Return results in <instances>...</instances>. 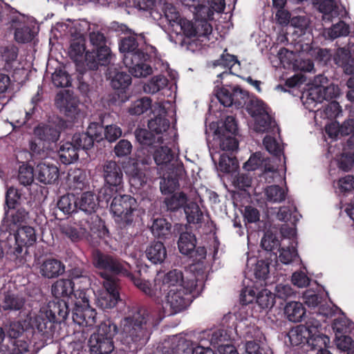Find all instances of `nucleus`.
I'll return each instance as SVG.
<instances>
[{
	"mask_svg": "<svg viewBox=\"0 0 354 354\" xmlns=\"http://www.w3.org/2000/svg\"><path fill=\"white\" fill-rule=\"evenodd\" d=\"M103 286L105 291L98 297L96 304L100 308L106 310L115 307L120 300L119 283L108 280L103 281Z\"/></svg>",
	"mask_w": 354,
	"mask_h": 354,
	"instance_id": "obj_13",
	"label": "nucleus"
},
{
	"mask_svg": "<svg viewBox=\"0 0 354 354\" xmlns=\"http://www.w3.org/2000/svg\"><path fill=\"white\" fill-rule=\"evenodd\" d=\"M93 264L95 268L100 270V275L104 281H115L119 283L117 276L126 277L130 276L131 265L122 259L106 253L100 250L93 252Z\"/></svg>",
	"mask_w": 354,
	"mask_h": 354,
	"instance_id": "obj_5",
	"label": "nucleus"
},
{
	"mask_svg": "<svg viewBox=\"0 0 354 354\" xmlns=\"http://www.w3.org/2000/svg\"><path fill=\"white\" fill-rule=\"evenodd\" d=\"M219 146L223 151H234L238 148V142L234 135L225 134L224 131L218 133Z\"/></svg>",
	"mask_w": 354,
	"mask_h": 354,
	"instance_id": "obj_47",
	"label": "nucleus"
},
{
	"mask_svg": "<svg viewBox=\"0 0 354 354\" xmlns=\"http://www.w3.org/2000/svg\"><path fill=\"white\" fill-rule=\"evenodd\" d=\"M232 88L222 87L216 93L218 101L224 106H231L233 104Z\"/></svg>",
	"mask_w": 354,
	"mask_h": 354,
	"instance_id": "obj_62",
	"label": "nucleus"
},
{
	"mask_svg": "<svg viewBox=\"0 0 354 354\" xmlns=\"http://www.w3.org/2000/svg\"><path fill=\"white\" fill-rule=\"evenodd\" d=\"M57 206L64 214L77 213L76 196L73 194H66L61 196Z\"/></svg>",
	"mask_w": 354,
	"mask_h": 354,
	"instance_id": "obj_35",
	"label": "nucleus"
},
{
	"mask_svg": "<svg viewBox=\"0 0 354 354\" xmlns=\"http://www.w3.org/2000/svg\"><path fill=\"white\" fill-rule=\"evenodd\" d=\"M15 39L19 43H27L32 40V34L30 27L22 26L17 28L15 31Z\"/></svg>",
	"mask_w": 354,
	"mask_h": 354,
	"instance_id": "obj_60",
	"label": "nucleus"
},
{
	"mask_svg": "<svg viewBox=\"0 0 354 354\" xmlns=\"http://www.w3.org/2000/svg\"><path fill=\"white\" fill-rule=\"evenodd\" d=\"M35 167L27 164H23L19 167L18 173V180L24 186L30 185L34 180H36Z\"/></svg>",
	"mask_w": 354,
	"mask_h": 354,
	"instance_id": "obj_41",
	"label": "nucleus"
},
{
	"mask_svg": "<svg viewBox=\"0 0 354 354\" xmlns=\"http://www.w3.org/2000/svg\"><path fill=\"white\" fill-rule=\"evenodd\" d=\"M151 100L149 97H144L133 102L129 108L131 115H140L151 109Z\"/></svg>",
	"mask_w": 354,
	"mask_h": 354,
	"instance_id": "obj_44",
	"label": "nucleus"
},
{
	"mask_svg": "<svg viewBox=\"0 0 354 354\" xmlns=\"http://www.w3.org/2000/svg\"><path fill=\"white\" fill-rule=\"evenodd\" d=\"M284 313L289 321L299 322L305 315V309L301 303L291 301L286 305Z\"/></svg>",
	"mask_w": 354,
	"mask_h": 354,
	"instance_id": "obj_33",
	"label": "nucleus"
},
{
	"mask_svg": "<svg viewBox=\"0 0 354 354\" xmlns=\"http://www.w3.org/2000/svg\"><path fill=\"white\" fill-rule=\"evenodd\" d=\"M26 323V319L10 322L5 326L7 336L14 340L18 339L25 331Z\"/></svg>",
	"mask_w": 354,
	"mask_h": 354,
	"instance_id": "obj_40",
	"label": "nucleus"
},
{
	"mask_svg": "<svg viewBox=\"0 0 354 354\" xmlns=\"http://www.w3.org/2000/svg\"><path fill=\"white\" fill-rule=\"evenodd\" d=\"M65 271L64 264L59 260L49 258L40 266V274L45 278L53 279L62 274Z\"/></svg>",
	"mask_w": 354,
	"mask_h": 354,
	"instance_id": "obj_22",
	"label": "nucleus"
},
{
	"mask_svg": "<svg viewBox=\"0 0 354 354\" xmlns=\"http://www.w3.org/2000/svg\"><path fill=\"white\" fill-rule=\"evenodd\" d=\"M297 208L295 207L283 206L281 207L277 212V218L284 222L290 221L294 225L299 220L300 215L296 214Z\"/></svg>",
	"mask_w": 354,
	"mask_h": 354,
	"instance_id": "obj_43",
	"label": "nucleus"
},
{
	"mask_svg": "<svg viewBox=\"0 0 354 354\" xmlns=\"http://www.w3.org/2000/svg\"><path fill=\"white\" fill-rule=\"evenodd\" d=\"M140 273V270H139L136 274H133L131 272V270H130V276H127L126 277L129 279L133 283V284L145 295L151 298L155 297L156 292L152 288L151 284L149 281L140 279L139 277Z\"/></svg>",
	"mask_w": 354,
	"mask_h": 354,
	"instance_id": "obj_38",
	"label": "nucleus"
},
{
	"mask_svg": "<svg viewBox=\"0 0 354 354\" xmlns=\"http://www.w3.org/2000/svg\"><path fill=\"white\" fill-rule=\"evenodd\" d=\"M74 282L71 279L57 280L51 286L52 295L57 301H49L46 307L40 310L33 322L34 335H39L41 340L53 339L55 327L66 319L70 313L69 301H73Z\"/></svg>",
	"mask_w": 354,
	"mask_h": 354,
	"instance_id": "obj_1",
	"label": "nucleus"
},
{
	"mask_svg": "<svg viewBox=\"0 0 354 354\" xmlns=\"http://www.w3.org/2000/svg\"><path fill=\"white\" fill-rule=\"evenodd\" d=\"M253 118L254 120V130L259 133L268 131L270 129L275 125V122L270 114Z\"/></svg>",
	"mask_w": 354,
	"mask_h": 354,
	"instance_id": "obj_45",
	"label": "nucleus"
},
{
	"mask_svg": "<svg viewBox=\"0 0 354 354\" xmlns=\"http://www.w3.org/2000/svg\"><path fill=\"white\" fill-rule=\"evenodd\" d=\"M118 332V326L111 319L102 322L88 339L91 353L111 354L115 348L113 337Z\"/></svg>",
	"mask_w": 354,
	"mask_h": 354,
	"instance_id": "obj_8",
	"label": "nucleus"
},
{
	"mask_svg": "<svg viewBox=\"0 0 354 354\" xmlns=\"http://www.w3.org/2000/svg\"><path fill=\"white\" fill-rule=\"evenodd\" d=\"M233 104L237 108L243 106L248 99V93L239 86L232 88Z\"/></svg>",
	"mask_w": 354,
	"mask_h": 354,
	"instance_id": "obj_59",
	"label": "nucleus"
},
{
	"mask_svg": "<svg viewBox=\"0 0 354 354\" xmlns=\"http://www.w3.org/2000/svg\"><path fill=\"white\" fill-rule=\"evenodd\" d=\"M0 239H5L6 256L18 266L25 263L27 248L37 240L35 230L32 227L25 225L15 229L11 227V225L5 223L0 226Z\"/></svg>",
	"mask_w": 354,
	"mask_h": 354,
	"instance_id": "obj_2",
	"label": "nucleus"
},
{
	"mask_svg": "<svg viewBox=\"0 0 354 354\" xmlns=\"http://www.w3.org/2000/svg\"><path fill=\"white\" fill-rule=\"evenodd\" d=\"M145 255L152 263L161 264L167 257V250L161 241H154L147 246Z\"/></svg>",
	"mask_w": 354,
	"mask_h": 354,
	"instance_id": "obj_26",
	"label": "nucleus"
},
{
	"mask_svg": "<svg viewBox=\"0 0 354 354\" xmlns=\"http://www.w3.org/2000/svg\"><path fill=\"white\" fill-rule=\"evenodd\" d=\"M212 32L211 24L205 19L196 20L194 30V36L198 38L205 37L209 39V36Z\"/></svg>",
	"mask_w": 354,
	"mask_h": 354,
	"instance_id": "obj_52",
	"label": "nucleus"
},
{
	"mask_svg": "<svg viewBox=\"0 0 354 354\" xmlns=\"http://www.w3.org/2000/svg\"><path fill=\"white\" fill-rule=\"evenodd\" d=\"M218 167L222 172L231 173L236 169L238 162L235 158L230 157L223 153L220 156Z\"/></svg>",
	"mask_w": 354,
	"mask_h": 354,
	"instance_id": "obj_49",
	"label": "nucleus"
},
{
	"mask_svg": "<svg viewBox=\"0 0 354 354\" xmlns=\"http://www.w3.org/2000/svg\"><path fill=\"white\" fill-rule=\"evenodd\" d=\"M168 84V79L164 75H159L149 80L144 85L143 88L145 92L147 93L154 94L158 92H162V94H164V91H169V89L167 88Z\"/></svg>",
	"mask_w": 354,
	"mask_h": 354,
	"instance_id": "obj_29",
	"label": "nucleus"
},
{
	"mask_svg": "<svg viewBox=\"0 0 354 354\" xmlns=\"http://www.w3.org/2000/svg\"><path fill=\"white\" fill-rule=\"evenodd\" d=\"M196 239L191 232L181 233L178 237V250L184 255H191L196 248Z\"/></svg>",
	"mask_w": 354,
	"mask_h": 354,
	"instance_id": "obj_31",
	"label": "nucleus"
},
{
	"mask_svg": "<svg viewBox=\"0 0 354 354\" xmlns=\"http://www.w3.org/2000/svg\"><path fill=\"white\" fill-rule=\"evenodd\" d=\"M55 104L65 115L71 120L76 119L80 113L77 100L68 93H59L55 97Z\"/></svg>",
	"mask_w": 354,
	"mask_h": 354,
	"instance_id": "obj_19",
	"label": "nucleus"
},
{
	"mask_svg": "<svg viewBox=\"0 0 354 354\" xmlns=\"http://www.w3.org/2000/svg\"><path fill=\"white\" fill-rule=\"evenodd\" d=\"M321 327L319 322H308L306 323V329L308 333L307 343L313 350L321 351L326 348L330 343L328 336L321 333L318 328Z\"/></svg>",
	"mask_w": 354,
	"mask_h": 354,
	"instance_id": "obj_17",
	"label": "nucleus"
},
{
	"mask_svg": "<svg viewBox=\"0 0 354 354\" xmlns=\"http://www.w3.org/2000/svg\"><path fill=\"white\" fill-rule=\"evenodd\" d=\"M174 158V153L170 147L161 146L158 147L153 153V159L158 165H167Z\"/></svg>",
	"mask_w": 354,
	"mask_h": 354,
	"instance_id": "obj_42",
	"label": "nucleus"
},
{
	"mask_svg": "<svg viewBox=\"0 0 354 354\" xmlns=\"http://www.w3.org/2000/svg\"><path fill=\"white\" fill-rule=\"evenodd\" d=\"M107 75L111 79V84L115 90L124 91L131 84V76L127 72L118 71L116 68L113 71L111 68H109Z\"/></svg>",
	"mask_w": 354,
	"mask_h": 354,
	"instance_id": "obj_25",
	"label": "nucleus"
},
{
	"mask_svg": "<svg viewBox=\"0 0 354 354\" xmlns=\"http://www.w3.org/2000/svg\"><path fill=\"white\" fill-rule=\"evenodd\" d=\"M10 212V214L8 216V213H7L8 216L3 220L2 223H8V225H11V227L16 228L18 225H21L22 223L25 222L28 212L23 207H20L19 209H12Z\"/></svg>",
	"mask_w": 354,
	"mask_h": 354,
	"instance_id": "obj_37",
	"label": "nucleus"
},
{
	"mask_svg": "<svg viewBox=\"0 0 354 354\" xmlns=\"http://www.w3.org/2000/svg\"><path fill=\"white\" fill-rule=\"evenodd\" d=\"M263 145L266 150L275 156L283 155V148L277 140L271 136H266L263 139Z\"/></svg>",
	"mask_w": 354,
	"mask_h": 354,
	"instance_id": "obj_54",
	"label": "nucleus"
},
{
	"mask_svg": "<svg viewBox=\"0 0 354 354\" xmlns=\"http://www.w3.org/2000/svg\"><path fill=\"white\" fill-rule=\"evenodd\" d=\"M153 354H177V336L174 335L162 342L160 351Z\"/></svg>",
	"mask_w": 354,
	"mask_h": 354,
	"instance_id": "obj_57",
	"label": "nucleus"
},
{
	"mask_svg": "<svg viewBox=\"0 0 354 354\" xmlns=\"http://www.w3.org/2000/svg\"><path fill=\"white\" fill-rule=\"evenodd\" d=\"M26 299L21 295L3 288L0 292V309L8 312H17L19 314L25 310Z\"/></svg>",
	"mask_w": 354,
	"mask_h": 354,
	"instance_id": "obj_15",
	"label": "nucleus"
},
{
	"mask_svg": "<svg viewBox=\"0 0 354 354\" xmlns=\"http://www.w3.org/2000/svg\"><path fill=\"white\" fill-rule=\"evenodd\" d=\"M160 113L148 122L149 130L156 134H162L170 127V121L167 118V112L164 106H160Z\"/></svg>",
	"mask_w": 354,
	"mask_h": 354,
	"instance_id": "obj_23",
	"label": "nucleus"
},
{
	"mask_svg": "<svg viewBox=\"0 0 354 354\" xmlns=\"http://www.w3.org/2000/svg\"><path fill=\"white\" fill-rule=\"evenodd\" d=\"M73 178L75 189L82 190L86 184V175L84 170L81 169H75L71 175Z\"/></svg>",
	"mask_w": 354,
	"mask_h": 354,
	"instance_id": "obj_61",
	"label": "nucleus"
},
{
	"mask_svg": "<svg viewBox=\"0 0 354 354\" xmlns=\"http://www.w3.org/2000/svg\"><path fill=\"white\" fill-rule=\"evenodd\" d=\"M185 279L183 273H178V279L180 278V288H178V313L185 310L193 301L192 292L196 288V283L194 279Z\"/></svg>",
	"mask_w": 354,
	"mask_h": 354,
	"instance_id": "obj_16",
	"label": "nucleus"
},
{
	"mask_svg": "<svg viewBox=\"0 0 354 354\" xmlns=\"http://www.w3.org/2000/svg\"><path fill=\"white\" fill-rule=\"evenodd\" d=\"M254 299L263 310L270 309L275 303V295L268 289H263L258 293L251 288H246L241 293V302L243 305L252 303Z\"/></svg>",
	"mask_w": 354,
	"mask_h": 354,
	"instance_id": "obj_12",
	"label": "nucleus"
},
{
	"mask_svg": "<svg viewBox=\"0 0 354 354\" xmlns=\"http://www.w3.org/2000/svg\"><path fill=\"white\" fill-rule=\"evenodd\" d=\"M111 200L110 212L115 221L124 227L134 225L142 219L141 216L145 212L131 195H113Z\"/></svg>",
	"mask_w": 354,
	"mask_h": 354,
	"instance_id": "obj_4",
	"label": "nucleus"
},
{
	"mask_svg": "<svg viewBox=\"0 0 354 354\" xmlns=\"http://www.w3.org/2000/svg\"><path fill=\"white\" fill-rule=\"evenodd\" d=\"M91 71L85 70L84 72L79 73L77 76L78 82L77 89L84 96H88L91 90V86L88 82L92 75Z\"/></svg>",
	"mask_w": 354,
	"mask_h": 354,
	"instance_id": "obj_46",
	"label": "nucleus"
},
{
	"mask_svg": "<svg viewBox=\"0 0 354 354\" xmlns=\"http://www.w3.org/2000/svg\"><path fill=\"white\" fill-rule=\"evenodd\" d=\"M52 82L56 87H68L71 86V77L65 71L56 70L52 74Z\"/></svg>",
	"mask_w": 354,
	"mask_h": 354,
	"instance_id": "obj_50",
	"label": "nucleus"
},
{
	"mask_svg": "<svg viewBox=\"0 0 354 354\" xmlns=\"http://www.w3.org/2000/svg\"><path fill=\"white\" fill-rule=\"evenodd\" d=\"M104 187L99 192V198L109 203L113 195L123 191L124 174L120 165L113 160L106 161L102 169Z\"/></svg>",
	"mask_w": 354,
	"mask_h": 354,
	"instance_id": "obj_7",
	"label": "nucleus"
},
{
	"mask_svg": "<svg viewBox=\"0 0 354 354\" xmlns=\"http://www.w3.org/2000/svg\"><path fill=\"white\" fill-rule=\"evenodd\" d=\"M78 151L72 141L64 143L58 151L60 161L64 165L74 162L79 158Z\"/></svg>",
	"mask_w": 354,
	"mask_h": 354,
	"instance_id": "obj_28",
	"label": "nucleus"
},
{
	"mask_svg": "<svg viewBox=\"0 0 354 354\" xmlns=\"http://www.w3.org/2000/svg\"><path fill=\"white\" fill-rule=\"evenodd\" d=\"M89 40L93 48L87 50L85 62L89 70L96 71L99 66H108L112 62L114 55L106 45V37L100 31L89 33Z\"/></svg>",
	"mask_w": 354,
	"mask_h": 354,
	"instance_id": "obj_6",
	"label": "nucleus"
},
{
	"mask_svg": "<svg viewBox=\"0 0 354 354\" xmlns=\"http://www.w3.org/2000/svg\"><path fill=\"white\" fill-rule=\"evenodd\" d=\"M21 196V194L17 189L13 187H9L6 194V204L8 209H15L19 204Z\"/></svg>",
	"mask_w": 354,
	"mask_h": 354,
	"instance_id": "obj_58",
	"label": "nucleus"
},
{
	"mask_svg": "<svg viewBox=\"0 0 354 354\" xmlns=\"http://www.w3.org/2000/svg\"><path fill=\"white\" fill-rule=\"evenodd\" d=\"M162 11L171 31L177 34L175 30V26L177 25V8L172 4L166 3Z\"/></svg>",
	"mask_w": 354,
	"mask_h": 354,
	"instance_id": "obj_51",
	"label": "nucleus"
},
{
	"mask_svg": "<svg viewBox=\"0 0 354 354\" xmlns=\"http://www.w3.org/2000/svg\"><path fill=\"white\" fill-rule=\"evenodd\" d=\"M339 94L337 86L330 84L328 86H319L311 91L309 94V100L316 102H322V100H330L337 97Z\"/></svg>",
	"mask_w": 354,
	"mask_h": 354,
	"instance_id": "obj_24",
	"label": "nucleus"
},
{
	"mask_svg": "<svg viewBox=\"0 0 354 354\" xmlns=\"http://www.w3.org/2000/svg\"><path fill=\"white\" fill-rule=\"evenodd\" d=\"M86 53V46L84 40H74L72 41L69 55L71 58L78 60L83 57L84 53Z\"/></svg>",
	"mask_w": 354,
	"mask_h": 354,
	"instance_id": "obj_56",
	"label": "nucleus"
},
{
	"mask_svg": "<svg viewBox=\"0 0 354 354\" xmlns=\"http://www.w3.org/2000/svg\"><path fill=\"white\" fill-rule=\"evenodd\" d=\"M319 10L323 14L324 21H331L339 15V8L333 0H323L319 5Z\"/></svg>",
	"mask_w": 354,
	"mask_h": 354,
	"instance_id": "obj_36",
	"label": "nucleus"
},
{
	"mask_svg": "<svg viewBox=\"0 0 354 354\" xmlns=\"http://www.w3.org/2000/svg\"><path fill=\"white\" fill-rule=\"evenodd\" d=\"M287 192V189L279 185H270L265 189L266 198L270 203H280L286 200Z\"/></svg>",
	"mask_w": 354,
	"mask_h": 354,
	"instance_id": "obj_34",
	"label": "nucleus"
},
{
	"mask_svg": "<svg viewBox=\"0 0 354 354\" xmlns=\"http://www.w3.org/2000/svg\"><path fill=\"white\" fill-rule=\"evenodd\" d=\"M119 50L124 54L123 63L131 75L142 77L152 73V68L148 63L150 55L139 48L136 35L122 37L119 42Z\"/></svg>",
	"mask_w": 354,
	"mask_h": 354,
	"instance_id": "obj_3",
	"label": "nucleus"
},
{
	"mask_svg": "<svg viewBox=\"0 0 354 354\" xmlns=\"http://www.w3.org/2000/svg\"><path fill=\"white\" fill-rule=\"evenodd\" d=\"M349 32V26L342 21H340L336 24L333 25L328 30V35L331 39L347 36Z\"/></svg>",
	"mask_w": 354,
	"mask_h": 354,
	"instance_id": "obj_53",
	"label": "nucleus"
},
{
	"mask_svg": "<svg viewBox=\"0 0 354 354\" xmlns=\"http://www.w3.org/2000/svg\"><path fill=\"white\" fill-rule=\"evenodd\" d=\"M75 299L71 302L72 319L74 323L82 326H92L96 323L97 313L95 309L90 306L88 297L86 291L80 290L77 294H74Z\"/></svg>",
	"mask_w": 354,
	"mask_h": 354,
	"instance_id": "obj_10",
	"label": "nucleus"
},
{
	"mask_svg": "<svg viewBox=\"0 0 354 354\" xmlns=\"http://www.w3.org/2000/svg\"><path fill=\"white\" fill-rule=\"evenodd\" d=\"M334 60L336 64L341 66L344 71L348 75L354 74V55L345 48L337 50Z\"/></svg>",
	"mask_w": 354,
	"mask_h": 354,
	"instance_id": "obj_27",
	"label": "nucleus"
},
{
	"mask_svg": "<svg viewBox=\"0 0 354 354\" xmlns=\"http://www.w3.org/2000/svg\"><path fill=\"white\" fill-rule=\"evenodd\" d=\"M153 132L148 131L146 129H136L134 135L136 140L141 145L151 146L155 142V136Z\"/></svg>",
	"mask_w": 354,
	"mask_h": 354,
	"instance_id": "obj_48",
	"label": "nucleus"
},
{
	"mask_svg": "<svg viewBox=\"0 0 354 354\" xmlns=\"http://www.w3.org/2000/svg\"><path fill=\"white\" fill-rule=\"evenodd\" d=\"M95 138L89 131V126L86 132L76 133L72 137V142L77 149L88 150L93 147Z\"/></svg>",
	"mask_w": 354,
	"mask_h": 354,
	"instance_id": "obj_30",
	"label": "nucleus"
},
{
	"mask_svg": "<svg viewBox=\"0 0 354 354\" xmlns=\"http://www.w3.org/2000/svg\"><path fill=\"white\" fill-rule=\"evenodd\" d=\"M98 201H103L93 192H83L80 196L76 197L77 210L83 212L87 216H91L98 208Z\"/></svg>",
	"mask_w": 354,
	"mask_h": 354,
	"instance_id": "obj_21",
	"label": "nucleus"
},
{
	"mask_svg": "<svg viewBox=\"0 0 354 354\" xmlns=\"http://www.w3.org/2000/svg\"><path fill=\"white\" fill-rule=\"evenodd\" d=\"M151 231L155 237L165 239L171 233V224L164 218H158L153 220Z\"/></svg>",
	"mask_w": 354,
	"mask_h": 354,
	"instance_id": "obj_32",
	"label": "nucleus"
},
{
	"mask_svg": "<svg viewBox=\"0 0 354 354\" xmlns=\"http://www.w3.org/2000/svg\"><path fill=\"white\" fill-rule=\"evenodd\" d=\"M268 109L265 102L258 98L252 99L247 106V111L252 118L268 115Z\"/></svg>",
	"mask_w": 354,
	"mask_h": 354,
	"instance_id": "obj_39",
	"label": "nucleus"
},
{
	"mask_svg": "<svg viewBox=\"0 0 354 354\" xmlns=\"http://www.w3.org/2000/svg\"><path fill=\"white\" fill-rule=\"evenodd\" d=\"M197 195V191L191 182L183 185L178 192V209H183L189 224L203 223V214L196 201Z\"/></svg>",
	"mask_w": 354,
	"mask_h": 354,
	"instance_id": "obj_9",
	"label": "nucleus"
},
{
	"mask_svg": "<svg viewBox=\"0 0 354 354\" xmlns=\"http://www.w3.org/2000/svg\"><path fill=\"white\" fill-rule=\"evenodd\" d=\"M297 257V252L294 247L283 248L279 250V259L283 264L292 263Z\"/></svg>",
	"mask_w": 354,
	"mask_h": 354,
	"instance_id": "obj_63",
	"label": "nucleus"
},
{
	"mask_svg": "<svg viewBox=\"0 0 354 354\" xmlns=\"http://www.w3.org/2000/svg\"><path fill=\"white\" fill-rule=\"evenodd\" d=\"M131 143L125 139L120 140L114 147V153L118 157L127 156L131 153Z\"/></svg>",
	"mask_w": 354,
	"mask_h": 354,
	"instance_id": "obj_64",
	"label": "nucleus"
},
{
	"mask_svg": "<svg viewBox=\"0 0 354 354\" xmlns=\"http://www.w3.org/2000/svg\"><path fill=\"white\" fill-rule=\"evenodd\" d=\"M160 189L162 194L167 196L165 203L169 210H177V167H174L171 172L167 171L160 180Z\"/></svg>",
	"mask_w": 354,
	"mask_h": 354,
	"instance_id": "obj_11",
	"label": "nucleus"
},
{
	"mask_svg": "<svg viewBox=\"0 0 354 354\" xmlns=\"http://www.w3.org/2000/svg\"><path fill=\"white\" fill-rule=\"evenodd\" d=\"M89 131L93 133L95 141L99 142L106 140L109 142L116 141L122 136V129L116 124L104 126L103 120L89 124Z\"/></svg>",
	"mask_w": 354,
	"mask_h": 354,
	"instance_id": "obj_14",
	"label": "nucleus"
},
{
	"mask_svg": "<svg viewBox=\"0 0 354 354\" xmlns=\"http://www.w3.org/2000/svg\"><path fill=\"white\" fill-rule=\"evenodd\" d=\"M36 180L44 185H51L58 180L59 171L58 167L52 163L39 162L35 167Z\"/></svg>",
	"mask_w": 354,
	"mask_h": 354,
	"instance_id": "obj_18",
	"label": "nucleus"
},
{
	"mask_svg": "<svg viewBox=\"0 0 354 354\" xmlns=\"http://www.w3.org/2000/svg\"><path fill=\"white\" fill-rule=\"evenodd\" d=\"M62 127L55 123L39 124L34 129L35 136L48 144L56 143L59 139Z\"/></svg>",
	"mask_w": 354,
	"mask_h": 354,
	"instance_id": "obj_20",
	"label": "nucleus"
},
{
	"mask_svg": "<svg viewBox=\"0 0 354 354\" xmlns=\"http://www.w3.org/2000/svg\"><path fill=\"white\" fill-rule=\"evenodd\" d=\"M230 336L225 329L219 328L213 331L211 334L210 343L214 346L225 345L224 343L228 342Z\"/></svg>",
	"mask_w": 354,
	"mask_h": 354,
	"instance_id": "obj_55",
	"label": "nucleus"
}]
</instances>
